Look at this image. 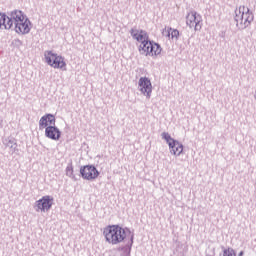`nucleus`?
<instances>
[{"mask_svg": "<svg viewBox=\"0 0 256 256\" xmlns=\"http://www.w3.org/2000/svg\"><path fill=\"white\" fill-rule=\"evenodd\" d=\"M15 45H23V42L19 39L14 40Z\"/></svg>", "mask_w": 256, "mask_h": 256, "instance_id": "obj_22", "label": "nucleus"}, {"mask_svg": "<svg viewBox=\"0 0 256 256\" xmlns=\"http://www.w3.org/2000/svg\"><path fill=\"white\" fill-rule=\"evenodd\" d=\"M80 175L86 181H93L99 177V170L93 165L81 166Z\"/></svg>", "mask_w": 256, "mask_h": 256, "instance_id": "obj_7", "label": "nucleus"}, {"mask_svg": "<svg viewBox=\"0 0 256 256\" xmlns=\"http://www.w3.org/2000/svg\"><path fill=\"white\" fill-rule=\"evenodd\" d=\"M103 235L110 245L126 243L124 246L119 247L118 251H123L124 255H131L135 240V233L131 232V229L123 228L119 225H108L104 228Z\"/></svg>", "mask_w": 256, "mask_h": 256, "instance_id": "obj_1", "label": "nucleus"}, {"mask_svg": "<svg viewBox=\"0 0 256 256\" xmlns=\"http://www.w3.org/2000/svg\"><path fill=\"white\" fill-rule=\"evenodd\" d=\"M161 51H163V49L161 48V45H159V43L154 42V41H149L148 45H146V48H144L141 52L140 55H145L150 56V57H157V55H161Z\"/></svg>", "mask_w": 256, "mask_h": 256, "instance_id": "obj_8", "label": "nucleus"}, {"mask_svg": "<svg viewBox=\"0 0 256 256\" xmlns=\"http://www.w3.org/2000/svg\"><path fill=\"white\" fill-rule=\"evenodd\" d=\"M52 207H53V197L49 195L43 196L41 199L36 201L34 205L35 211L37 212L41 211L42 213H45L46 211H50Z\"/></svg>", "mask_w": 256, "mask_h": 256, "instance_id": "obj_6", "label": "nucleus"}, {"mask_svg": "<svg viewBox=\"0 0 256 256\" xmlns=\"http://www.w3.org/2000/svg\"><path fill=\"white\" fill-rule=\"evenodd\" d=\"M6 19H7V14L0 13V29H10V26L5 25Z\"/></svg>", "mask_w": 256, "mask_h": 256, "instance_id": "obj_18", "label": "nucleus"}, {"mask_svg": "<svg viewBox=\"0 0 256 256\" xmlns=\"http://www.w3.org/2000/svg\"><path fill=\"white\" fill-rule=\"evenodd\" d=\"M45 137L52 141H59V139H61V130H59L55 125L48 126L45 128Z\"/></svg>", "mask_w": 256, "mask_h": 256, "instance_id": "obj_12", "label": "nucleus"}, {"mask_svg": "<svg viewBox=\"0 0 256 256\" xmlns=\"http://www.w3.org/2000/svg\"><path fill=\"white\" fill-rule=\"evenodd\" d=\"M253 19H255V16L253 15V12L249 10V8L245 6H240L239 8H236L234 20L236 22V26L240 31H243V29H247V27H249V25L253 23Z\"/></svg>", "mask_w": 256, "mask_h": 256, "instance_id": "obj_2", "label": "nucleus"}, {"mask_svg": "<svg viewBox=\"0 0 256 256\" xmlns=\"http://www.w3.org/2000/svg\"><path fill=\"white\" fill-rule=\"evenodd\" d=\"M166 37H171V39H175V41L179 40V30L168 28L166 32Z\"/></svg>", "mask_w": 256, "mask_h": 256, "instance_id": "obj_17", "label": "nucleus"}, {"mask_svg": "<svg viewBox=\"0 0 256 256\" xmlns=\"http://www.w3.org/2000/svg\"><path fill=\"white\" fill-rule=\"evenodd\" d=\"M44 58L47 65L53 67L54 69H62L65 71L67 67V63L65 62V58L63 56H59L57 53H53L51 50H46L44 52Z\"/></svg>", "mask_w": 256, "mask_h": 256, "instance_id": "obj_3", "label": "nucleus"}, {"mask_svg": "<svg viewBox=\"0 0 256 256\" xmlns=\"http://www.w3.org/2000/svg\"><path fill=\"white\" fill-rule=\"evenodd\" d=\"M9 19H10V16L7 15V19L4 20V25H6V27H9Z\"/></svg>", "mask_w": 256, "mask_h": 256, "instance_id": "obj_21", "label": "nucleus"}, {"mask_svg": "<svg viewBox=\"0 0 256 256\" xmlns=\"http://www.w3.org/2000/svg\"><path fill=\"white\" fill-rule=\"evenodd\" d=\"M5 147H8L10 149V153H16V151H19L17 149V140H15V138H6L3 141Z\"/></svg>", "mask_w": 256, "mask_h": 256, "instance_id": "obj_14", "label": "nucleus"}, {"mask_svg": "<svg viewBox=\"0 0 256 256\" xmlns=\"http://www.w3.org/2000/svg\"><path fill=\"white\" fill-rule=\"evenodd\" d=\"M203 21V17L197 13L196 11H191L186 16V25L190 27V29H195V31H201V23Z\"/></svg>", "mask_w": 256, "mask_h": 256, "instance_id": "obj_5", "label": "nucleus"}, {"mask_svg": "<svg viewBox=\"0 0 256 256\" xmlns=\"http://www.w3.org/2000/svg\"><path fill=\"white\" fill-rule=\"evenodd\" d=\"M131 37L141 43L138 47L139 53H141L144 49H147V45H149V35L145 30H137V28H132L130 30Z\"/></svg>", "mask_w": 256, "mask_h": 256, "instance_id": "obj_4", "label": "nucleus"}, {"mask_svg": "<svg viewBox=\"0 0 256 256\" xmlns=\"http://www.w3.org/2000/svg\"><path fill=\"white\" fill-rule=\"evenodd\" d=\"M138 89L144 94L147 99H151V93H153V85L151 84V80L147 77H140L138 81Z\"/></svg>", "mask_w": 256, "mask_h": 256, "instance_id": "obj_9", "label": "nucleus"}, {"mask_svg": "<svg viewBox=\"0 0 256 256\" xmlns=\"http://www.w3.org/2000/svg\"><path fill=\"white\" fill-rule=\"evenodd\" d=\"M243 255H245V252H243V251H240L238 254V256H243Z\"/></svg>", "mask_w": 256, "mask_h": 256, "instance_id": "obj_23", "label": "nucleus"}, {"mask_svg": "<svg viewBox=\"0 0 256 256\" xmlns=\"http://www.w3.org/2000/svg\"><path fill=\"white\" fill-rule=\"evenodd\" d=\"M220 256H237L233 248H223V252Z\"/></svg>", "mask_w": 256, "mask_h": 256, "instance_id": "obj_19", "label": "nucleus"}, {"mask_svg": "<svg viewBox=\"0 0 256 256\" xmlns=\"http://www.w3.org/2000/svg\"><path fill=\"white\" fill-rule=\"evenodd\" d=\"M161 137H162V139H165V141H166V143H168V146H169L170 149H171V147H173V146L175 145V143L177 142V140L173 139V138L171 137V134L168 133V132H163V133L161 134Z\"/></svg>", "mask_w": 256, "mask_h": 256, "instance_id": "obj_16", "label": "nucleus"}, {"mask_svg": "<svg viewBox=\"0 0 256 256\" xmlns=\"http://www.w3.org/2000/svg\"><path fill=\"white\" fill-rule=\"evenodd\" d=\"M55 115L53 114H45L39 120V129H46V127L55 125Z\"/></svg>", "mask_w": 256, "mask_h": 256, "instance_id": "obj_13", "label": "nucleus"}, {"mask_svg": "<svg viewBox=\"0 0 256 256\" xmlns=\"http://www.w3.org/2000/svg\"><path fill=\"white\" fill-rule=\"evenodd\" d=\"M66 175H67V177H70L71 179H75V175L73 174V164H69L66 167Z\"/></svg>", "mask_w": 256, "mask_h": 256, "instance_id": "obj_20", "label": "nucleus"}, {"mask_svg": "<svg viewBox=\"0 0 256 256\" xmlns=\"http://www.w3.org/2000/svg\"><path fill=\"white\" fill-rule=\"evenodd\" d=\"M15 31L21 35L29 34L31 32V20L27 17L21 20V22L15 25Z\"/></svg>", "mask_w": 256, "mask_h": 256, "instance_id": "obj_11", "label": "nucleus"}, {"mask_svg": "<svg viewBox=\"0 0 256 256\" xmlns=\"http://www.w3.org/2000/svg\"><path fill=\"white\" fill-rule=\"evenodd\" d=\"M8 25L11 29L13 25H17L18 23H21V21L25 20L27 16L23 13L21 10H13L12 12L8 13Z\"/></svg>", "mask_w": 256, "mask_h": 256, "instance_id": "obj_10", "label": "nucleus"}, {"mask_svg": "<svg viewBox=\"0 0 256 256\" xmlns=\"http://www.w3.org/2000/svg\"><path fill=\"white\" fill-rule=\"evenodd\" d=\"M170 153H172V155H177V157H179V155L183 153V144L176 140L174 145L170 148Z\"/></svg>", "mask_w": 256, "mask_h": 256, "instance_id": "obj_15", "label": "nucleus"}]
</instances>
